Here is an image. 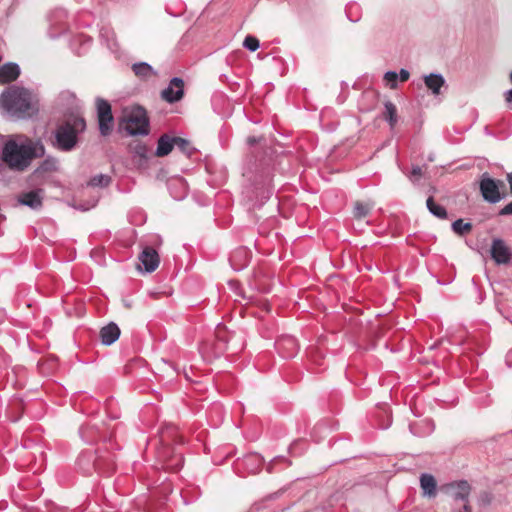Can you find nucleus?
<instances>
[{"label":"nucleus","instance_id":"f257e3e1","mask_svg":"<svg viewBox=\"0 0 512 512\" xmlns=\"http://www.w3.org/2000/svg\"><path fill=\"white\" fill-rule=\"evenodd\" d=\"M44 154L45 148L41 142L24 135H10L1 146V162L14 171L26 170L33 159Z\"/></svg>","mask_w":512,"mask_h":512},{"label":"nucleus","instance_id":"f03ea898","mask_svg":"<svg viewBox=\"0 0 512 512\" xmlns=\"http://www.w3.org/2000/svg\"><path fill=\"white\" fill-rule=\"evenodd\" d=\"M36 95L29 89L10 85L0 94V109L12 119H26L37 112Z\"/></svg>","mask_w":512,"mask_h":512},{"label":"nucleus","instance_id":"7ed1b4c3","mask_svg":"<svg viewBox=\"0 0 512 512\" xmlns=\"http://www.w3.org/2000/svg\"><path fill=\"white\" fill-rule=\"evenodd\" d=\"M243 175L249 179L253 178V193L255 194L253 207H261L274 191L270 160H261L259 164L256 161L254 163L249 162Z\"/></svg>","mask_w":512,"mask_h":512},{"label":"nucleus","instance_id":"20e7f679","mask_svg":"<svg viewBox=\"0 0 512 512\" xmlns=\"http://www.w3.org/2000/svg\"><path fill=\"white\" fill-rule=\"evenodd\" d=\"M86 129V121L75 115L57 126L54 131L53 146L61 151H71L77 144V135Z\"/></svg>","mask_w":512,"mask_h":512},{"label":"nucleus","instance_id":"39448f33","mask_svg":"<svg viewBox=\"0 0 512 512\" xmlns=\"http://www.w3.org/2000/svg\"><path fill=\"white\" fill-rule=\"evenodd\" d=\"M443 490L447 496L451 512H472L469 501L472 487L468 481H453L446 484Z\"/></svg>","mask_w":512,"mask_h":512},{"label":"nucleus","instance_id":"423d86ee","mask_svg":"<svg viewBox=\"0 0 512 512\" xmlns=\"http://www.w3.org/2000/svg\"><path fill=\"white\" fill-rule=\"evenodd\" d=\"M127 133L133 136H146L149 134V119L146 110L140 106L135 107L127 115Z\"/></svg>","mask_w":512,"mask_h":512},{"label":"nucleus","instance_id":"0eeeda50","mask_svg":"<svg viewBox=\"0 0 512 512\" xmlns=\"http://www.w3.org/2000/svg\"><path fill=\"white\" fill-rule=\"evenodd\" d=\"M77 467L84 475H90L94 470L108 472L110 463H106L103 457H98L91 450H85L77 458Z\"/></svg>","mask_w":512,"mask_h":512},{"label":"nucleus","instance_id":"6e6552de","mask_svg":"<svg viewBox=\"0 0 512 512\" xmlns=\"http://www.w3.org/2000/svg\"><path fill=\"white\" fill-rule=\"evenodd\" d=\"M502 186L503 182L501 180L491 178L488 173L482 174L479 189L483 199L488 203H498L504 197L500 192Z\"/></svg>","mask_w":512,"mask_h":512},{"label":"nucleus","instance_id":"1a4fd4ad","mask_svg":"<svg viewBox=\"0 0 512 512\" xmlns=\"http://www.w3.org/2000/svg\"><path fill=\"white\" fill-rule=\"evenodd\" d=\"M96 108L100 134L102 136H108L112 132L114 124L111 105L108 101L97 98Z\"/></svg>","mask_w":512,"mask_h":512},{"label":"nucleus","instance_id":"9d476101","mask_svg":"<svg viewBox=\"0 0 512 512\" xmlns=\"http://www.w3.org/2000/svg\"><path fill=\"white\" fill-rule=\"evenodd\" d=\"M129 151L132 154L133 162L138 168L145 169L148 167V161L152 153L147 144L140 140H133L129 144Z\"/></svg>","mask_w":512,"mask_h":512},{"label":"nucleus","instance_id":"9b49d317","mask_svg":"<svg viewBox=\"0 0 512 512\" xmlns=\"http://www.w3.org/2000/svg\"><path fill=\"white\" fill-rule=\"evenodd\" d=\"M183 96L184 81L179 77H173L169 85L161 92V98L171 104L180 101Z\"/></svg>","mask_w":512,"mask_h":512},{"label":"nucleus","instance_id":"f8f14e48","mask_svg":"<svg viewBox=\"0 0 512 512\" xmlns=\"http://www.w3.org/2000/svg\"><path fill=\"white\" fill-rule=\"evenodd\" d=\"M491 258L498 265L508 264L512 258V252L509 247L506 245L504 240L500 238H495L492 241L490 248Z\"/></svg>","mask_w":512,"mask_h":512},{"label":"nucleus","instance_id":"ddd939ff","mask_svg":"<svg viewBox=\"0 0 512 512\" xmlns=\"http://www.w3.org/2000/svg\"><path fill=\"white\" fill-rule=\"evenodd\" d=\"M278 353L283 358H293L298 352L297 340L293 336H282L275 342Z\"/></svg>","mask_w":512,"mask_h":512},{"label":"nucleus","instance_id":"4468645a","mask_svg":"<svg viewBox=\"0 0 512 512\" xmlns=\"http://www.w3.org/2000/svg\"><path fill=\"white\" fill-rule=\"evenodd\" d=\"M57 105L65 112L73 113L80 108V101L74 92L64 90L57 97Z\"/></svg>","mask_w":512,"mask_h":512},{"label":"nucleus","instance_id":"2eb2a0df","mask_svg":"<svg viewBox=\"0 0 512 512\" xmlns=\"http://www.w3.org/2000/svg\"><path fill=\"white\" fill-rule=\"evenodd\" d=\"M139 261L142 263L145 271L151 273L159 266L160 258L154 248L146 246L139 255Z\"/></svg>","mask_w":512,"mask_h":512},{"label":"nucleus","instance_id":"dca6fc26","mask_svg":"<svg viewBox=\"0 0 512 512\" xmlns=\"http://www.w3.org/2000/svg\"><path fill=\"white\" fill-rule=\"evenodd\" d=\"M43 191L41 189L31 190L22 193L18 197V202L21 205L27 206L33 210H38L42 207Z\"/></svg>","mask_w":512,"mask_h":512},{"label":"nucleus","instance_id":"f3484780","mask_svg":"<svg viewBox=\"0 0 512 512\" xmlns=\"http://www.w3.org/2000/svg\"><path fill=\"white\" fill-rule=\"evenodd\" d=\"M120 333L118 325L114 322H110L100 330L99 337L101 343L106 346L112 345L119 339Z\"/></svg>","mask_w":512,"mask_h":512},{"label":"nucleus","instance_id":"a211bd4d","mask_svg":"<svg viewBox=\"0 0 512 512\" xmlns=\"http://www.w3.org/2000/svg\"><path fill=\"white\" fill-rule=\"evenodd\" d=\"M20 75V67L16 63H6L0 67V84L12 82Z\"/></svg>","mask_w":512,"mask_h":512},{"label":"nucleus","instance_id":"6ab92c4d","mask_svg":"<svg viewBox=\"0 0 512 512\" xmlns=\"http://www.w3.org/2000/svg\"><path fill=\"white\" fill-rule=\"evenodd\" d=\"M100 39L103 43H105V45L111 52H118L119 45L116 40V35L113 29H111L110 27L103 26L100 29Z\"/></svg>","mask_w":512,"mask_h":512},{"label":"nucleus","instance_id":"aec40b11","mask_svg":"<svg viewBox=\"0 0 512 512\" xmlns=\"http://www.w3.org/2000/svg\"><path fill=\"white\" fill-rule=\"evenodd\" d=\"M424 83L433 95H438L441 87L445 84V79L439 73H431L424 77Z\"/></svg>","mask_w":512,"mask_h":512},{"label":"nucleus","instance_id":"412c9836","mask_svg":"<svg viewBox=\"0 0 512 512\" xmlns=\"http://www.w3.org/2000/svg\"><path fill=\"white\" fill-rule=\"evenodd\" d=\"M174 147V137H170L167 134H163L158 139L155 155L158 157H164L168 155Z\"/></svg>","mask_w":512,"mask_h":512},{"label":"nucleus","instance_id":"4be33fe9","mask_svg":"<svg viewBox=\"0 0 512 512\" xmlns=\"http://www.w3.org/2000/svg\"><path fill=\"white\" fill-rule=\"evenodd\" d=\"M420 485L424 495L428 497H434L436 495L437 483L431 474L423 473L420 476Z\"/></svg>","mask_w":512,"mask_h":512},{"label":"nucleus","instance_id":"5701e85b","mask_svg":"<svg viewBox=\"0 0 512 512\" xmlns=\"http://www.w3.org/2000/svg\"><path fill=\"white\" fill-rule=\"evenodd\" d=\"M383 119L389 124L390 129H394L398 122L397 108L391 101L384 103Z\"/></svg>","mask_w":512,"mask_h":512},{"label":"nucleus","instance_id":"b1692460","mask_svg":"<svg viewBox=\"0 0 512 512\" xmlns=\"http://www.w3.org/2000/svg\"><path fill=\"white\" fill-rule=\"evenodd\" d=\"M132 70L137 77L146 80L153 75H156L153 67L146 62H138L132 65Z\"/></svg>","mask_w":512,"mask_h":512},{"label":"nucleus","instance_id":"393cba45","mask_svg":"<svg viewBox=\"0 0 512 512\" xmlns=\"http://www.w3.org/2000/svg\"><path fill=\"white\" fill-rule=\"evenodd\" d=\"M426 205H427L429 212L431 214H433L434 216H436L437 218H439V219L447 218L448 214H447L446 209L443 206L436 204L433 197H429L427 199Z\"/></svg>","mask_w":512,"mask_h":512},{"label":"nucleus","instance_id":"a878e982","mask_svg":"<svg viewBox=\"0 0 512 512\" xmlns=\"http://www.w3.org/2000/svg\"><path fill=\"white\" fill-rule=\"evenodd\" d=\"M111 180L112 179L109 175L98 174V175L93 176L89 180L88 185L91 187L105 188V187L109 186V184L111 183Z\"/></svg>","mask_w":512,"mask_h":512},{"label":"nucleus","instance_id":"bb28decb","mask_svg":"<svg viewBox=\"0 0 512 512\" xmlns=\"http://www.w3.org/2000/svg\"><path fill=\"white\" fill-rule=\"evenodd\" d=\"M452 230L463 236L472 230V224L470 222H464L463 219H457L452 223Z\"/></svg>","mask_w":512,"mask_h":512},{"label":"nucleus","instance_id":"cd10ccee","mask_svg":"<svg viewBox=\"0 0 512 512\" xmlns=\"http://www.w3.org/2000/svg\"><path fill=\"white\" fill-rule=\"evenodd\" d=\"M174 143L175 147H177L181 152L186 154L188 157H190L193 154L194 149L191 147L188 140L183 139L181 137H174Z\"/></svg>","mask_w":512,"mask_h":512},{"label":"nucleus","instance_id":"c85d7f7f","mask_svg":"<svg viewBox=\"0 0 512 512\" xmlns=\"http://www.w3.org/2000/svg\"><path fill=\"white\" fill-rule=\"evenodd\" d=\"M371 210V206L365 203L357 202L354 207V217L362 219L366 217Z\"/></svg>","mask_w":512,"mask_h":512},{"label":"nucleus","instance_id":"c756f323","mask_svg":"<svg viewBox=\"0 0 512 512\" xmlns=\"http://www.w3.org/2000/svg\"><path fill=\"white\" fill-rule=\"evenodd\" d=\"M243 46L247 50H249L251 52H254V51H256L259 48L260 43H259V40L256 37H254L252 35H248L244 39Z\"/></svg>","mask_w":512,"mask_h":512},{"label":"nucleus","instance_id":"7c9ffc66","mask_svg":"<svg viewBox=\"0 0 512 512\" xmlns=\"http://www.w3.org/2000/svg\"><path fill=\"white\" fill-rule=\"evenodd\" d=\"M493 495L488 491H482L477 498L478 505L480 507H487L492 503Z\"/></svg>","mask_w":512,"mask_h":512},{"label":"nucleus","instance_id":"2f4dec72","mask_svg":"<svg viewBox=\"0 0 512 512\" xmlns=\"http://www.w3.org/2000/svg\"><path fill=\"white\" fill-rule=\"evenodd\" d=\"M241 256L246 257L247 256V251L244 250V249H239L236 252H234L233 255L231 256L230 262H231V266L233 267V269H235V270H242L247 265L246 261L243 264L238 265V266L234 264V261L236 260V258L237 257H241Z\"/></svg>","mask_w":512,"mask_h":512},{"label":"nucleus","instance_id":"473e14b6","mask_svg":"<svg viewBox=\"0 0 512 512\" xmlns=\"http://www.w3.org/2000/svg\"><path fill=\"white\" fill-rule=\"evenodd\" d=\"M397 79L398 74L395 71H387L384 74V80L387 82L391 89H395L397 87Z\"/></svg>","mask_w":512,"mask_h":512},{"label":"nucleus","instance_id":"72a5a7b5","mask_svg":"<svg viewBox=\"0 0 512 512\" xmlns=\"http://www.w3.org/2000/svg\"><path fill=\"white\" fill-rule=\"evenodd\" d=\"M66 17H67L66 10L59 8V9H56L55 11H53L50 21L53 25H55V24H58V21H62V19L66 18Z\"/></svg>","mask_w":512,"mask_h":512},{"label":"nucleus","instance_id":"f704fd0d","mask_svg":"<svg viewBox=\"0 0 512 512\" xmlns=\"http://www.w3.org/2000/svg\"><path fill=\"white\" fill-rule=\"evenodd\" d=\"M421 176H422V168L420 166H418V165L413 166L412 169H411L410 174L408 175L409 179L412 182L418 181Z\"/></svg>","mask_w":512,"mask_h":512},{"label":"nucleus","instance_id":"c9c22d12","mask_svg":"<svg viewBox=\"0 0 512 512\" xmlns=\"http://www.w3.org/2000/svg\"><path fill=\"white\" fill-rule=\"evenodd\" d=\"M79 40L82 43V49H83L82 52H85L90 47V45L92 43V38L89 36H80Z\"/></svg>","mask_w":512,"mask_h":512},{"label":"nucleus","instance_id":"e433bc0d","mask_svg":"<svg viewBox=\"0 0 512 512\" xmlns=\"http://www.w3.org/2000/svg\"><path fill=\"white\" fill-rule=\"evenodd\" d=\"M499 215L500 216L512 215V201L500 209Z\"/></svg>","mask_w":512,"mask_h":512},{"label":"nucleus","instance_id":"4c0bfd02","mask_svg":"<svg viewBox=\"0 0 512 512\" xmlns=\"http://www.w3.org/2000/svg\"><path fill=\"white\" fill-rule=\"evenodd\" d=\"M409 77H410L409 71L402 68L398 74V78L400 79V81L405 82L409 79Z\"/></svg>","mask_w":512,"mask_h":512},{"label":"nucleus","instance_id":"58836bf2","mask_svg":"<svg viewBox=\"0 0 512 512\" xmlns=\"http://www.w3.org/2000/svg\"><path fill=\"white\" fill-rule=\"evenodd\" d=\"M505 100L508 103L510 109H512V89L505 93Z\"/></svg>","mask_w":512,"mask_h":512},{"label":"nucleus","instance_id":"ea45409f","mask_svg":"<svg viewBox=\"0 0 512 512\" xmlns=\"http://www.w3.org/2000/svg\"><path fill=\"white\" fill-rule=\"evenodd\" d=\"M261 138H257L255 136H250L248 137L247 139V143L250 145V146H253L254 144L260 142Z\"/></svg>","mask_w":512,"mask_h":512},{"label":"nucleus","instance_id":"a19ab883","mask_svg":"<svg viewBox=\"0 0 512 512\" xmlns=\"http://www.w3.org/2000/svg\"><path fill=\"white\" fill-rule=\"evenodd\" d=\"M506 364L508 367L512 368V350L506 355Z\"/></svg>","mask_w":512,"mask_h":512},{"label":"nucleus","instance_id":"79ce46f5","mask_svg":"<svg viewBox=\"0 0 512 512\" xmlns=\"http://www.w3.org/2000/svg\"><path fill=\"white\" fill-rule=\"evenodd\" d=\"M506 178L510 187V193L512 195V172L508 173Z\"/></svg>","mask_w":512,"mask_h":512},{"label":"nucleus","instance_id":"37998d69","mask_svg":"<svg viewBox=\"0 0 512 512\" xmlns=\"http://www.w3.org/2000/svg\"><path fill=\"white\" fill-rule=\"evenodd\" d=\"M248 460H253V461L257 462L258 464H261V462H262V459L259 456H252Z\"/></svg>","mask_w":512,"mask_h":512},{"label":"nucleus","instance_id":"c03bdc74","mask_svg":"<svg viewBox=\"0 0 512 512\" xmlns=\"http://www.w3.org/2000/svg\"><path fill=\"white\" fill-rule=\"evenodd\" d=\"M409 429H410V431H411V433H412V434L417 435V436H420V434H419L417 431H415V429H414V425L410 424V425H409Z\"/></svg>","mask_w":512,"mask_h":512},{"label":"nucleus","instance_id":"a18cd8bd","mask_svg":"<svg viewBox=\"0 0 512 512\" xmlns=\"http://www.w3.org/2000/svg\"><path fill=\"white\" fill-rule=\"evenodd\" d=\"M60 25H62V21H58ZM62 29H65V26H61Z\"/></svg>","mask_w":512,"mask_h":512},{"label":"nucleus","instance_id":"49530a36","mask_svg":"<svg viewBox=\"0 0 512 512\" xmlns=\"http://www.w3.org/2000/svg\"><path fill=\"white\" fill-rule=\"evenodd\" d=\"M510 79H511V81H512V72L510 73Z\"/></svg>","mask_w":512,"mask_h":512}]
</instances>
